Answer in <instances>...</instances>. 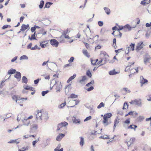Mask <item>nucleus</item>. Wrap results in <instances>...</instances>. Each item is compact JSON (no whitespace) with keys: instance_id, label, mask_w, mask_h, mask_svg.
I'll return each mask as SVG.
<instances>
[{"instance_id":"f257e3e1","label":"nucleus","mask_w":151,"mask_h":151,"mask_svg":"<svg viewBox=\"0 0 151 151\" xmlns=\"http://www.w3.org/2000/svg\"><path fill=\"white\" fill-rule=\"evenodd\" d=\"M37 112V113L36 114V119L37 121L42 120H46L48 119L49 117L47 112H43L38 110Z\"/></svg>"},{"instance_id":"f03ea898","label":"nucleus","mask_w":151,"mask_h":151,"mask_svg":"<svg viewBox=\"0 0 151 151\" xmlns=\"http://www.w3.org/2000/svg\"><path fill=\"white\" fill-rule=\"evenodd\" d=\"M68 124V123L65 122H63L59 124L58 126L57 131L61 132L66 130V127Z\"/></svg>"},{"instance_id":"7ed1b4c3","label":"nucleus","mask_w":151,"mask_h":151,"mask_svg":"<svg viewBox=\"0 0 151 151\" xmlns=\"http://www.w3.org/2000/svg\"><path fill=\"white\" fill-rule=\"evenodd\" d=\"M129 103L131 104L137 105L139 107H141L142 106V100L140 99L132 100Z\"/></svg>"},{"instance_id":"20e7f679","label":"nucleus","mask_w":151,"mask_h":151,"mask_svg":"<svg viewBox=\"0 0 151 151\" xmlns=\"http://www.w3.org/2000/svg\"><path fill=\"white\" fill-rule=\"evenodd\" d=\"M33 117V116L32 115L30 116L29 117H24V119L22 120L23 123V125L28 126L30 123V121L29 120V119H32Z\"/></svg>"},{"instance_id":"39448f33","label":"nucleus","mask_w":151,"mask_h":151,"mask_svg":"<svg viewBox=\"0 0 151 151\" xmlns=\"http://www.w3.org/2000/svg\"><path fill=\"white\" fill-rule=\"evenodd\" d=\"M88 78L86 76H83L78 78V81L82 86H84L86 84V81L87 80Z\"/></svg>"},{"instance_id":"423d86ee","label":"nucleus","mask_w":151,"mask_h":151,"mask_svg":"<svg viewBox=\"0 0 151 151\" xmlns=\"http://www.w3.org/2000/svg\"><path fill=\"white\" fill-rule=\"evenodd\" d=\"M135 44L131 43L130 45L126 49L125 53L128 54L129 52L131 51H133L134 50Z\"/></svg>"},{"instance_id":"0eeeda50","label":"nucleus","mask_w":151,"mask_h":151,"mask_svg":"<svg viewBox=\"0 0 151 151\" xmlns=\"http://www.w3.org/2000/svg\"><path fill=\"white\" fill-rule=\"evenodd\" d=\"M144 44L142 42H140L138 43L136 45V50L137 51L141 49L144 46Z\"/></svg>"},{"instance_id":"6e6552de","label":"nucleus","mask_w":151,"mask_h":151,"mask_svg":"<svg viewBox=\"0 0 151 151\" xmlns=\"http://www.w3.org/2000/svg\"><path fill=\"white\" fill-rule=\"evenodd\" d=\"M55 86L56 87V89L57 91H60V88H61V86L60 85V82L59 81H57L55 80Z\"/></svg>"},{"instance_id":"1a4fd4ad","label":"nucleus","mask_w":151,"mask_h":151,"mask_svg":"<svg viewBox=\"0 0 151 151\" xmlns=\"http://www.w3.org/2000/svg\"><path fill=\"white\" fill-rule=\"evenodd\" d=\"M50 42L52 45L55 47L58 46L59 44L58 42L55 39L51 40Z\"/></svg>"},{"instance_id":"9d476101","label":"nucleus","mask_w":151,"mask_h":151,"mask_svg":"<svg viewBox=\"0 0 151 151\" xmlns=\"http://www.w3.org/2000/svg\"><path fill=\"white\" fill-rule=\"evenodd\" d=\"M124 31L126 32L130 31L132 29V27L129 25L127 24L125 25L124 26Z\"/></svg>"},{"instance_id":"9b49d317","label":"nucleus","mask_w":151,"mask_h":151,"mask_svg":"<svg viewBox=\"0 0 151 151\" xmlns=\"http://www.w3.org/2000/svg\"><path fill=\"white\" fill-rule=\"evenodd\" d=\"M72 121L73 123L76 124H80L81 121L79 119H77L76 117H73L72 118Z\"/></svg>"},{"instance_id":"f8f14e48","label":"nucleus","mask_w":151,"mask_h":151,"mask_svg":"<svg viewBox=\"0 0 151 151\" xmlns=\"http://www.w3.org/2000/svg\"><path fill=\"white\" fill-rule=\"evenodd\" d=\"M14 77L17 78V81H19L21 78V74L19 72H17L16 73V74L14 75Z\"/></svg>"},{"instance_id":"ddd939ff","label":"nucleus","mask_w":151,"mask_h":151,"mask_svg":"<svg viewBox=\"0 0 151 151\" xmlns=\"http://www.w3.org/2000/svg\"><path fill=\"white\" fill-rule=\"evenodd\" d=\"M18 139H11L8 142V143L15 144L16 145H18L20 142V141H17Z\"/></svg>"},{"instance_id":"4468645a","label":"nucleus","mask_w":151,"mask_h":151,"mask_svg":"<svg viewBox=\"0 0 151 151\" xmlns=\"http://www.w3.org/2000/svg\"><path fill=\"white\" fill-rule=\"evenodd\" d=\"M65 136V134H60L58 135L56 138L57 141H60Z\"/></svg>"},{"instance_id":"2eb2a0df","label":"nucleus","mask_w":151,"mask_h":151,"mask_svg":"<svg viewBox=\"0 0 151 151\" xmlns=\"http://www.w3.org/2000/svg\"><path fill=\"white\" fill-rule=\"evenodd\" d=\"M29 27V25L28 24L25 25L23 24L20 30L22 31H24L26 29H28Z\"/></svg>"},{"instance_id":"dca6fc26","label":"nucleus","mask_w":151,"mask_h":151,"mask_svg":"<svg viewBox=\"0 0 151 151\" xmlns=\"http://www.w3.org/2000/svg\"><path fill=\"white\" fill-rule=\"evenodd\" d=\"M120 119H119L118 117H117L115 119L114 121V129H115L116 127V126L118 124L119 122Z\"/></svg>"},{"instance_id":"f3484780","label":"nucleus","mask_w":151,"mask_h":151,"mask_svg":"<svg viewBox=\"0 0 151 151\" xmlns=\"http://www.w3.org/2000/svg\"><path fill=\"white\" fill-rule=\"evenodd\" d=\"M112 116V114L110 113L105 114L104 116L103 119L106 118V119L108 120V119H109Z\"/></svg>"},{"instance_id":"a211bd4d","label":"nucleus","mask_w":151,"mask_h":151,"mask_svg":"<svg viewBox=\"0 0 151 151\" xmlns=\"http://www.w3.org/2000/svg\"><path fill=\"white\" fill-rule=\"evenodd\" d=\"M103 119V123L104 126H106L111 123V122H109L108 120L106 119V118Z\"/></svg>"},{"instance_id":"6ab92c4d","label":"nucleus","mask_w":151,"mask_h":151,"mask_svg":"<svg viewBox=\"0 0 151 151\" xmlns=\"http://www.w3.org/2000/svg\"><path fill=\"white\" fill-rule=\"evenodd\" d=\"M31 128L32 130L35 131L37 129L38 126L36 124H33L31 125Z\"/></svg>"},{"instance_id":"aec40b11","label":"nucleus","mask_w":151,"mask_h":151,"mask_svg":"<svg viewBox=\"0 0 151 151\" xmlns=\"http://www.w3.org/2000/svg\"><path fill=\"white\" fill-rule=\"evenodd\" d=\"M139 70L138 69V68H132L131 70L130 73L132 74H134V73H138Z\"/></svg>"},{"instance_id":"412c9836","label":"nucleus","mask_w":151,"mask_h":151,"mask_svg":"<svg viewBox=\"0 0 151 151\" xmlns=\"http://www.w3.org/2000/svg\"><path fill=\"white\" fill-rule=\"evenodd\" d=\"M104 9L105 13L107 15H109L110 14L111 11L107 7H104Z\"/></svg>"},{"instance_id":"4be33fe9","label":"nucleus","mask_w":151,"mask_h":151,"mask_svg":"<svg viewBox=\"0 0 151 151\" xmlns=\"http://www.w3.org/2000/svg\"><path fill=\"white\" fill-rule=\"evenodd\" d=\"M16 70L15 69H11L8 70V73L9 75H11V74L15 73L16 72Z\"/></svg>"},{"instance_id":"5701e85b","label":"nucleus","mask_w":151,"mask_h":151,"mask_svg":"<svg viewBox=\"0 0 151 151\" xmlns=\"http://www.w3.org/2000/svg\"><path fill=\"white\" fill-rule=\"evenodd\" d=\"M53 3L50 2H47L45 5L44 8H49L50 7L51 5H52Z\"/></svg>"},{"instance_id":"b1692460","label":"nucleus","mask_w":151,"mask_h":151,"mask_svg":"<svg viewBox=\"0 0 151 151\" xmlns=\"http://www.w3.org/2000/svg\"><path fill=\"white\" fill-rule=\"evenodd\" d=\"M83 53L84 55L86 56L87 57L89 58L90 57L88 53V51L86 50H83Z\"/></svg>"},{"instance_id":"393cba45","label":"nucleus","mask_w":151,"mask_h":151,"mask_svg":"<svg viewBox=\"0 0 151 151\" xmlns=\"http://www.w3.org/2000/svg\"><path fill=\"white\" fill-rule=\"evenodd\" d=\"M76 75L75 74L73 75L72 76L70 77L67 81V83H69L70 82L74 79L76 77Z\"/></svg>"},{"instance_id":"a878e982","label":"nucleus","mask_w":151,"mask_h":151,"mask_svg":"<svg viewBox=\"0 0 151 151\" xmlns=\"http://www.w3.org/2000/svg\"><path fill=\"white\" fill-rule=\"evenodd\" d=\"M100 55L101 57H103L104 56L105 57H108V54L105 52H101L100 54Z\"/></svg>"},{"instance_id":"bb28decb","label":"nucleus","mask_w":151,"mask_h":151,"mask_svg":"<svg viewBox=\"0 0 151 151\" xmlns=\"http://www.w3.org/2000/svg\"><path fill=\"white\" fill-rule=\"evenodd\" d=\"M137 127V126L136 125H130L128 127V129H134V131L135 130L136 128Z\"/></svg>"},{"instance_id":"cd10ccee","label":"nucleus","mask_w":151,"mask_h":151,"mask_svg":"<svg viewBox=\"0 0 151 151\" xmlns=\"http://www.w3.org/2000/svg\"><path fill=\"white\" fill-rule=\"evenodd\" d=\"M61 146V145L60 144L58 145V147L55 149L54 151H63V149L62 148L60 149H59L60 147Z\"/></svg>"},{"instance_id":"c85d7f7f","label":"nucleus","mask_w":151,"mask_h":151,"mask_svg":"<svg viewBox=\"0 0 151 151\" xmlns=\"http://www.w3.org/2000/svg\"><path fill=\"white\" fill-rule=\"evenodd\" d=\"M44 3V2L43 0H42L40 1V4L39 5V8L40 9H41L42 8Z\"/></svg>"},{"instance_id":"c756f323","label":"nucleus","mask_w":151,"mask_h":151,"mask_svg":"<svg viewBox=\"0 0 151 151\" xmlns=\"http://www.w3.org/2000/svg\"><path fill=\"white\" fill-rule=\"evenodd\" d=\"M142 77V79H141L140 82L142 84V86L143 84H144L145 83H147L148 82V81L147 80L144 79L143 77Z\"/></svg>"},{"instance_id":"7c9ffc66","label":"nucleus","mask_w":151,"mask_h":151,"mask_svg":"<svg viewBox=\"0 0 151 151\" xmlns=\"http://www.w3.org/2000/svg\"><path fill=\"white\" fill-rule=\"evenodd\" d=\"M150 58H145L144 60V63L146 65L148 63H149Z\"/></svg>"},{"instance_id":"2f4dec72","label":"nucleus","mask_w":151,"mask_h":151,"mask_svg":"<svg viewBox=\"0 0 151 151\" xmlns=\"http://www.w3.org/2000/svg\"><path fill=\"white\" fill-rule=\"evenodd\" d=\"M22 82L24 83H27L28 81L27 78L25 76H24L22 78Z\"/></svg>"},{"instance_id":"473e14b6","label":"nucleus","mask_w":151,"mask_h":151,"mask_svg":"<svg viewBox=\"0 0 151 151\" xmlns=\"http://www.w3.org/2000/svg\"><path fill=\"white\" fill-rule=\"evenodd\" d=\"M28 57L26 55H23L20 58V60H28Z\"/></svg>"},{"instance_id":"72a5a7b5","label":"nucleus","mask_w":151,"mask_h":151,"mask_svg":"<svg viewBox=\"0 0 151 151\" xmlns=\"http://www.w3.org/2000/svg\"><path fill=\"white\" fill-rule=\"evenodd\" d=\"M104 104L103 102H101L99 105L98 106L97 108L98 109H100L102 107H104Z\"/></svg>"},{"instance_id":"f704fd0d","label":"nucleus","mask_w":151,"mask_h":151,"mask_svg":"<svg viewBox=\"0 0 151 151\" xmlns=\"http://www.w3.org/2000/svg\"><path fill=\"white\" fill-rule=\"evenodd\" d=\"M135 140V138H131L129 142L130 143L129 146H130L131 144L133 143L134 142Z\"/></svg>"},{"instance_id":"c9c22d12","label":"nucleus","mask_w":151,"mask_h":151,"mask_svg":"<svg viewBox=\"0 0 151 151\" xmlns=\"http://www.w3.org/2000/svg\"><path fill=\"white\" fill-rule=\"evenodd\" d=\"M117 73L114 70H112L110 71L109 72V74L110 75H114L116 74Z\"/></svg>"},{"instance_id":"e433bc0d","label":"nucleus","mask_w":151,"mask_h":151,"mask_svg":"<svg viewBox=\"0 0 151 151\" xmlns=\"http://www.w3.org/2000/svg\"><path fill=\"white\" fill-rule=\"evenodd\" d=\"M80 138L81 139V141L80 142V144L81 146H82L83 145L84 139L82 137H80Z\"/></svg>"},{"instance_id":"4c0bfd02","label":"nucleus","mask_w":151,"mask_h":151,"mask_svg":"<svg viewBox=\"0 0 151 151\" xmlns=\"http://www.w3.org/2000/svg\"><path fill=\"white\" fill-rule=\"evenodd\" d=\"M94 81L93 80L91 81L90 82L88 83L86 85V86L87 87L90 86V85H93L94 84Z\"/></svg>"},{"instance_id":"58836bf2","label":"nucleus","mask_w":151,"mask_h":151,"mask_svg":"<svg viewBox=\"0 0 151 151\" xmlns=\"http://www.w3.org/2000/svg\"><path fill=\"white\" fill-rule=\"evenodd\" d=\"M117 26L119 28H118L117 29V30L119 31H119L123 29L124 31V26H119L117 25Z\"/></svg>"},{"instance_id":"ea45409f","label":"nucleus","mask_w":151,"mask_h":151,"mask_svg":"<svg viewBox=\"0 0 151 151\" xmlns=\"http://www.w3.org/2000/svg\"><path fill=\"white\" fill-rule=\"evenodd\" d=\"M123 91H125L127 93H130V90L127 88H122Z\"/></svg>"},{"instance_id":"a19ab883","label":"nucleus","mask_w":151,"mask_h":151,"mask_svg":"<svg viewBox=\"0 0 151 151\" xmlns=\"http://www.w3.org/2000/svg\"><path fill=\"white\" fill-rule=\"evenodd\" d=\"M146 1L147 0H144L141 1V4L144 5H145L147 4H148L149 3V2L148 1L146 2Z\"/></svg>"},{"instance_id":"79ce46f5","label":"nucleus","mask_w":151,"mask_h":151,"mask_svg":"<svg viewBox=\"0 0 151 151\" xmlns=\"http://www.w3.org/2000/svg\"><path fill=\"white\" fill-rule=\"evenodd\" d=\"M99 138L106 139H109V136L107 135L100 136L99 137Z\"/></svg>"},{"instance_id":"37998d69","label":"nucleus","mask_w":151,"mask_h":151,"mask_svg":"<svg viewBox=\"0 0 151 151\" xmlns=\"http://www.w3.org/2000/svg\"><path fill=\"white\" fill-rule=\"evenodd\" d=\"M128 108V105L127 103L125 102L124 104V106L122 108L123 109H126Z\"/></svg>"},{"instance_id":"c03bdc74","label":"nucleus","mask_w":151,"mask_h":151,"mask_svg":"<svg viewBox=\"0 0 151 151\" xmlns=\"http://www.w3.org/2000/svg\"><path fill=\"white\" fill-rule=\"evenodd\" d=\"M78 97V96L77 95H75L74 93L71 94L70 97V98H76Z\"/></svg>"},{"instance_id":"a18cd8bd","label":"nucleus","mask_w":151,"mask_h":151,"mask_svg":"<svg viewBox=\"0 0 151 151\" xmlns=\"http://www.w3.org/2000/svg\"><path fill=\"white\" fill-rule=\"evenodd\" d=\"M92 117L91 116L87 117L84 120V122H86V121H89L91 119Z\"/></svg>"},{"instance_id":"49530a36","label":"nucleus","mask_w":151,"mask_h":151,"mask_svg":"<svg viewBox=\"0 0 151 151\" xmlns=\"http://www.w3.org/2000/svg\"><path fill=\"white\" fill-rule=\"evenodd\" d=\"M29 39L30 40H36V38L35 36L34 35H32L31 37H30L29 36Z\"/></svg>"},{"instance_id":"de8ad7c7","label":"nucleus","mask_w":151,"mask_h":151,"mask_svg":"<svg viewBox=\"0 0 151 151\" xmlns=\"http://www.w3.org/2000/svg\"><path fill=\"white\" fill-rule=\"evenodd\" d=\"M144 118L143 116H140L138 118V119L139 121H142Z\"/></svg>"},{"instance_id":"09e8293b","label":"nucleus","mask_w":151,"mask_h":151,"mask_svg":"<svg viewBox=\"0 0 151 151\" xmlns=\"http://www.w3.org/2000/svg\"><path fill=\"white\" fill-rule=\"evenodd\" d=\"M66 105V103L65 102L61 104L59 106H58V108L59 109H61L64 107Z\"/></svg>"},{"instance_id":"8fccbe9b","label":"nucleus","mask_w":151,"mask_h":151,"mask_svg":"<svg viewBox=\"0 0 151 151\" xmlns=\"http://www.w3.org/2000/svg\"><path fill=\"white\" fill-rule=\"evenodd\" d=\"M29 149V146H27L26 147H24L22 148V149L24 151H26L28 150Z\"/></svg>"},{"instance_id":"3c124183","label":"nucleus","mask_w":151,"mask_h":151,"mask_svg":"<svg viewBox=\"0 0 151 151\" xmlns=\"http://www.w3.org/2000/svg\"><path fill=\"white\" fill-rule=\"evenodd\" d=\"M130 119L129 118L126 119L124 122V123L125 124L128 125L130 122Z\"/></svg>"},{"instance_id":"603ef678","label":"nucleus","mask_w":151,"mask_h":151,"mask_svg":"<svg viewBox=\"0 0 151 151\" xmlns=\"http://www.w3.org/2000/svg\"><path fill=\"white\" fill-rule=\"evenodd\" d=\"M12 99L16 101V102H17L18 100H19V99H18L17 97L15 96L14 95L12 96Z\"/></svg>"},{"instance_id":"864d4df0","label":"nucleus","mask_w":151,"mask_h":151,"mask_svg":"<svg viewBox=\"0 0 151 151\" xmlns=\"http://www.w3.org/2000/svg\"><path fill=\"white\" fill-rule=\"evenodd\" d=\"M39 141V139H37L35 141H34L32 142V145L33 146V147H35V144H36L37 143V142Z\"/></svg>"},{"instance_id":"5fc2aeb1","label":"nucleus","mask_w":151,"mask_h":151,"mask_svg":"<svg viewBox=\"0 0 151 151\" xmlns=\"http://www.w3.org/2000/svg\"><path fill=\"white\" fill-rule=\"evenodd\" d=\"M37 49L39 50L40 49V48L38 47L37 45H35L34 47H32L31 48V50H35Z\"/></svg>"},{"instance_id":"6e6d98bb","label":"nucleus","mask_w":151,"mask_h":151,"mask_svg":"<svg viewBox=\"0 0 151 151\" xmlns=\"http://www.w3.org/2000/svg\"><path fill=\"white\" fill-rule=\"evenodd\" d=\"M86 75L90 78L91 77L92 75L91 73L89 70H88L86 72Z\"/></svg>"},{"instance_id":"4d7b16f0","label":"nucleus","mask_w":151,"mask_h":151,"mask_svg":"<svg viewBox=\"0 0 151 151\" xmlns=\"http://www.w3.org/2000/svg\"><path fill=\"white\" fill-rule=\"evenodd\" d=\"M49 92V91L48 90L45 91H43L42 92V96H45V95L47 93Z\"/></svg>"},{"instance_id":"13d9d810","label":"nucleus","mask_w":151,"mask_h":151,"mask_svg":"<svg viewBox=\"0 0 151 151\" xmlns=\"http://www.w3.org/2000/svg\"><path fill=\"white\" fill-rule=\"evenodd\" d=\"M74 59V58L73 57H71L70 59L68 60V62L70 63H72L73 62Z\"/></svg>"},{"instance_id":"bf43d9fd","label":"nucleus","mask_w":151,"mask_h":151,"mask_svg":"<svg viewBox=\"0 0 151 151\" xmlns=\"http://www.w3.org/2000/svg\"><path fill=\"white\" fill-rule=\"evenodd\" d=\"M93 89H94V87L93 86H91L89 88H88L86 89V90L88 91H91L92 90H93Z\"/></svg>"},{"instance_id":"052dcab7","label":"nucleus","mask_w":151,"mask_h":151,"mask_svg":"<svg viewBox=\"0 0 151 151\" xmlns=\"http://www.w3.org/2000/svg\"><path fill=\"white\" fill-rule=\"evenodd\" d=\"M99 25L100 27H102L104 24L103 22L102 21H99L98 22Z\"/></svg>"},{"instance_id":"680f3d73","label":"nucleus","mask_w":151,"mask_h":151,"mask_svg":"<svg viewBox=\"0 0 151 151\" xmlns=\"http://www.w3.org/2000/svg\"><path fill=\"white\" fill-rule=\"evenodd\" d=\"M42 76L44 77L45 78V79L49 80L50 78V76L49 75L45 76V75H43Z\"/></svg>"},{"instance_id":"e2e57ef3","label":"nucleus","mask_w":151,"mask_h":151,"mask_svg":"<svg viewBox=\"0 0 151 151\" xmlns=\"http://www.w3.org/2000/svg\"><path fill=\"white\" fill-rule=\"evenodd\" d=\"M69 88V85H68V86H67L65 88V93L66 94H67V93H68V89Z\"/></svg>"},{"instance_id":"0e129e2a","label":"nucleus","mask_w":151,"mask_h":151,"mask_svg":"<svg viewBox=\"0 0 151 151\" xmlns=\"http://www.w3.org/2000/svg\"><path fill=\"white\" fill-rule=\"evenodd\" d=\"M40 80H41V79H37L36 80H35L34 81V82L35 84H37L38 83L39 81Z\"/></svg>"},{"instance_id":"69168bd1","label":"nucleus","mask_w":151,"mask_h":151,"mask_svg":"<svg viewBox=\"0 0 151 151\" xmlns=\"http://www.w3.org/2000/svg\"><path fill=\"white\" fill-rule=\"evenodd\" d=\"M35 30L36 29L35 27L34 26L31 27V31L32 32H35Z\"/></svg>"},{"instance_id":"338daca9","label":"nucleus","mask_w":151,"mask_h":151,"mask_svg":"<svg viewBox=\"0 0 151 151\" xmlns=\"http://www.w3.org/2000/svg\"><path fill=\"white\" fill-rule=\"evenodd\" d=\"M91 63L93 65H95L96 64V62L95 61V60H91Z\"/></svg>"},{"instance_id":"774afa93","label":"nucleus","mask_w":151,"mask_h":151,"mask_svg":"<svg viewBox=\"0 0 151 151\" xmlns=\"http://www.w3.org/2000/svg\"><path fill=\"white\" fill-rule=\"evenodd\" d=\"M145 26L147 27H149L151 26V22L150 23H146Z\"/></svg>"}]
</instances>
